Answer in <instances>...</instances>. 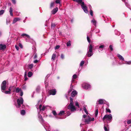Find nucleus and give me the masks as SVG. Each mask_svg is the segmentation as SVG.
Here are the masks:
<instances>
[{"mask_svg": "<svg viewBox=\"0 0 131 131\" xmlns=\"http://www.w3.org/2000/svg\"><path fill=\"white\" fill-rule=\"evenodd\" d=\"M60 46L59 45L56 46L55 47V49H58L59 48Z\"/></svg>", "mask_w": 131, "mask_h": 131, "instance_id": "obj_49", "label": "nucleus"}, {"mask_svg": "<svg viewBox=\"0 0 131 131\" xmlns=\"http://www.w3.org/2000/svg\"><path fill=\"white\" fill-rule=\"evenodd\" d=\"M13 3L15 4L16 3V0H12Z\"/></svg>", "mask_w": 131, "mask_h": 131, "instance_id": "obj_54", "label": "nucleus"}, {"mask_svg": "<svg viewBox=\"0 0 131 131\" xmlns=\"http://www.w3.org/2000/svg\"><path fill=\"white\" fill-rule=\"evenodd\" d=\"M115 34L116 35H119L120 34V32L116 30H115Z\"/></svg>", "mask_w": 131, "mask_h": 131, "instance_id": "obj_37", "label": "nucleus"}, {"mask_svg": "<svg viewBox=\"0 0 131 131\" xmlns=\"http://www.w3.org/2000/svg\"><path fill=\"white\" fill-rule=\"evenodd\" d=\"M24 78H25L24 80L25 81H26L28 80V78H27V77H24Z\"/></svg>", "mask_w": 131, "mask_h": 131, "instance_id": "obj_63", "label": "nucleus"}, {"mask_svg": "<svg viewBox=\"0 0 131 131\" xmlns=\"http://www.w3.org/2000/svg\"><path fill=\"white\" fill-rule=\"evenodd\" d=\"M56 55L54 54L53 53L52 56L51 60H54L56 57Z\"/></svg>", "mask_w": 131, "mask_h": 131, "instance_id": "obj_29", "label": "nucleus"}, {"mask_svg": "<svg viewBox=\"0 0 131 131\" xmlns=\"http://www.w3.org/2000/svg\"><path fill=\"white\" fill-rule=\"evenodd\" d=\"M95 116L96 117L97 116L98 114V110L97 109L95 111Z\"/></svg>", "mask_w": 131, "mask_h": 131, "instance_id": "obj_38", "label": "nucleus"}, {"mask_svg": "<svg viewBox=\"0 0 131 131\" xmlns=\"http://www.w3.org/2000/svg\"><path fill=\"white\" fill-rule=\"evenodd\" d=\"M112 116L111 114H107L104 116L103 118V121L105 119H106L107 121H110L112 119Z\"/></svg>", "mask_w": 131, "mask_h": 131, "instance_id": "obj_6", "label": "nucleus"}, {"mask_svg": "<svg viewBox=\"0 0 131 131\" xmlns=\"http://www.w3.org/2000/svg\"><path fill=\"white\" fill-rule=\"evenodd\" d=\"M86 105H84L83 106V110L85 112V113L87 114H88V112L86 110Z\"/></svg>", "mask_w": 131, "mask_h": 131, "instance_id": "obj_25", "label": "nucleus"}, {"mask_svg": "<svg viewBox=\"0 0 131 131\" xmlns=\"http://www.w3.org/2000/svg\"><path fill=\"white\" fill-rule=\"evenodd\" d=\"M20 95L21 96H22L23 95V91L21 90V91H20Z\"/></svg>", "mask_w": 131, "mask_h": 131, "instance_id": "obj_53", "label": "nucleus"}, {"mask_svg": "<svg viewBox=\"0 0 131 131\" xmlns=\"http://www.w3.org/2000/svg\"><path fill=\"white\" fill-rule=\"evenodd\" d=\"M56 3L57 4H60V1L59 0H57L56 1Z\"/></svg>", "mask_w": 131, "mask_h": 131, "instance_id": "obj_50", "label": "nucleus"}, {"mask_svg": "<svg viewBox=\"0 0 131 131\" xmlns=\"http://www.w3.org/2000/svg\"><path fill=\"white\" fill-rule=\"evenodd\" d=\"M104 101H105V100L103 99H100L98 100L96 104H97L102 105L104 104Z\"/></svg>", "mask_w": 131, "mask_h": 131, "instance_id": "obj_9", "label": "nucleus"}, {"mask_svg": "<svg viewBox=\"0 0 131 131\" xmlns=\"http://www.w3.org/2000/svg\"><path fill=\"white\" fill-rule=\"evenodd\" d=\"M73 1L79 4L80 5L82 9L84 12L86 13H88V12L87 9V7L86 5L85 4L84 2H83L82 0H72Z\"/></svg>", "mask_w": 131, "mask_h": 131, "instance_id": "obj_2", "label": "nucleus"}, {"mask_svg": "<svg viewBox=\"0 0 131 131\" xmlns=\"http://www.w3.org/2000/svg\"><path fill=\"white\" fill-rule=\"evenodd\" d=\"M26 86H23L22 87V89H26Z\"/></svg>", "mask_w": 131, "mask_h": 131, "instance_id": "obj_61", "label": "nucleus"}, {"mask_svg": "<svg viewBox=\"0 0 131 131\" xmlns=\"http://www.w3.org/2000/svg\"><path fill=\"white\" fill-rule=\"evenodd\" d=\"M131 123V120H128L127 122V123L128 124H129Z\"/></svg>", "mask_w": 131, "mask_h": 131, "instance_id": "obj_55", "label": "nucleus"}, {"mask_svg": "<svg viewBox=\"0 0 131 131\" xmlns=\"http://www.w3.org/2000/svg\"><path fill=\"white\" fill-rule=\"evenodd\" d=\"M93 47L91 44H89L88 48L86 55L89 57H91L93 54L92 52Z\"/></svg>", "mask_w": 131, "mask_h": 131, "instance_id": "obj_4", "label": "nucleus"}, {"mask_svg": "<svg viewBox=\"0 0 131 131\" xmlns=\"http://www.w3.org/2000/svg\"><path fill=\"white\" fill-rule=\"evenodd\" d=\"M37 57V55L36 53L34 57V59H35Z\"/></svg>", "mask_w": 131, "mask_h": 131, "instance_id": "obj_56", "label": "nucleus"}, {"mask_svg": "<svg viewBox=\"0 0 131 131\" xmlns=\"http://www.w3.org/2000/svg\"><path fill=\"white\" fill-rule=\"evenodd\" d=\"M83 87L85 89H89L91 88V85L88 84H84L82 85Z\"/></svg>", "mask_w": 131, "mask_h": 131, "instance_id": "obj_11", "label": "nucleus"}, {"mask_svg": "<svg viewBox=\"0 0 131 131\" xmlns=\"http://www.w3.org/2000/svg\"><path fill=\"white\" fill-rule=\"evenodd\" d=\"M5 10H0V16L3 15L5 12Z\"/></svg>", "mask_w": 131, "mask_h": 131, "instance_id": "obj_35", "label": "nucleus"}, {"mask_svg": "<svg viewBox=\"0 0 131 131\" xmlns=\"http://www.w3.org/2000/svg\"><path fill=\"white\" fill-rule=\"evenodd\" d=\"M117 56L122 61H124V58L121 55H120L119 54H117Z\"/></svg>", "mask_w": 131, "mask_h": 131, "instance_id": "obj_19", "label": "nucleus"}, {"mask_svg": "<svg viewBox=\"0 0 131 131\" xmlns=\"http://www.w3.org/2000/svg\"><path fill=\"white\" fill-rule=\"evenodd\" d=\"M6 48V46L5 45L0 44V50H4Z\"/></svg>", "mask_w": 131, "mask_h": 131, "instance_id": "obj_15", "label": "nucleus"}, {"mask_svg": "<svg viewBox=\"0 0 131 131\" xmlns=\"http://www.w3.org/2000/svg\"><path fill=\"white\" fill-rule=\"evenodd\" d=\"M40 90V87L39 86H38L37 87L36 89V91L38 93L39 92Z\"/></svg>", "mask_w": 131, "mask_h": 131, "instance_id": "obj_43", "label": "nucleus"}, {"mask_svg": "<svg viewBox=\"0 0 131 131\" xmlns=\"http://www.w3.org/2000/svg\"><path fill=\"white\" fill-rule=\"evenodd\" d=\"M77 94V92L75 90L73 91L71 93V96L72 97H74Z\"/></svg>", "mask_w": 131, "mask_h": 131, "instance_id": "obj_18", "label": "nucleus"}, {"mask_svg": "<svg viewBox=\"0 0 131 131\" xmlns=\"http://www.w3.org/2000/svg\"><path fill=\"white\" fill-rule=\"evenodd\" d=\"M124 40H125L124 39H123V38H122V39H121V40H120V41H121V42H123V41H124Z\"/></svg>", "mask_w": 131, "mask_h": 131, "instance_id": "obj_62", "label": "nucleus"}, {"mask_svg": "<svg viewBox=\"0 0 131 131\" xmlns=\"http://www.w3.org/2000/svg\"><path fill=\"white\" fill-rule=\"evenodd\" d=\"M54 3L53 2H52L50 5V8H51L53 6Z\"/></svg>", "mask_w": 131, "mask_h": 131, "instance_id": "obj_44", "label": "nucleus"}, {"mask_svg": "<svg viewBox=\"0 0 131 131\" xmlns=\"http://www.w3.org/2000/svg\"><path fill=\"white\" fill-rule=\"evenodd\" d=\"M15 47L17 50H19V47L17 46V45H16L15 46Z\"/></svg>", "mask_w": 131, "mask_h": 131, "instance_id": "obj_52", "label": "nucleus"}, {"mask_svg": "<svg viewBox=\"0 0 131 131\" xmlns=\"http://www.w3.org/2000/svg\"><path fill=\"white\" fill-rule=\"evenodd\" d=\"M22 105V108H24L25 107V106L23 104Z\"/></svg>", "mask_w": 131, "mask_h": 131, "instance_id": "obj_64", "label": "nucleus"}, {"mask_svg": "<svg viewBox=\"0 0 131 131\" xmlns=\"http://www.w3.org/2000/svg\"><path fill=\"white\" fill-rule=\"evenodd\" d=\"M21 36L23 37L24 36H25L27 38H25V39H26V41H29L28 39H29L30 38L29 36V35H27L26 34H23L21 35Z\"/></svg>", "mask_w": 131, "mask_h": 131, "instance_id": "obj_13", "label": "nucleus"}, {"mask_svg": "<svg viewBox=\"0 0 131 131\" xmlns=\"http://www.w3.org/2000/svg\"><path fill=\"white\" fill-rule=\"evenodd\" d=\"M75 105L77 107H78L79 108L80 107L77 101H76L75 102Z\"/></svg>", "mask_w": 131, "mask_h": 131, "instance_id": "obj_40", "label": "nucleus"}, {"mask_svg": "<svg viewBox=\"0 0 131 131\" xmlns=\"http://www.w3.org/2000/svg\"><path fill=\"white\" fill-rule=\"evenodd\" d=\"M91 22L94 25L96 26V21L95 19H93L91 21Z\"/></svg>", "mask_w": 131, "mask_h": 131, "instance_id": "obj_27", "label": "nucleus"}, {"mask_svg": "<svg viewBox=\"0 0 131 131\" xmlns=\"http://www.w3.org/2000/svg\"><path fill=\"white\" fill-rule=\"evenodd\" d=\"M119 64H129L130 65L131 64V61H125V62L124 63V62H122V63H119Z\"/></svg>", "mask_w": 131, "mask_h": 131, "instance_id": "obj_20", "label": "nucleus"}, {"mask_svg": "<svg viewBox=\"0 0 131 131\" xmlns=\"http://www.w3.org/2000/svg\"><path fill=\"white\" fill-rule=\"evenodd\" d=\"M26 113L25 111L24 110H21L20 112V113L21 115H24Z\"/></svg>", "mask_w": 131, "mask_h": 131, "instance_id": "obj_33", "label": "nucleus"}, {"mask_svg": "<svg viewBox=\"0 0 131 131\" xmlns=\"http://www.w3.org/2000/svg\"><path fill=\"white\" fill-rule=\"evenodd\" d=\"M105 46L104 45H101L99 47V52H100L101 51H102L103 49H103L104 47Z\"/></svg>", "mask_w": 131, "mask_h": 131, "instance_id": "obj_22", "label": "nucleus"}, {"mask_svg": "<svg viewBox=\"0 0 131 131\" xmlns=\"http://www.w3.org/2000/svg\"><path fill=\"white\" fill-rule=\"evenodd\" d=\"M109 48L111 51H112L113 50V46L112 45H110L109 46Z\"/></svg>", "mask_w": 131, "mask_h": 131, "instance_id": "obj_46", "label": "nucleus"}, {"mask_svg": "<svg viewBox=\"0 0 131 131\" xmlns=\"http://www.w3.org/2000/svg\"><path fill=\"white\" fill-rule=\"evenodd\" d=\"M84 63V61L83 60L80 63V67H82Z\"/></svg>", "mask_w": 131, "mask_h": 131, "instance_id": "obj_32", "label": "nucleus"}, {"mask_svg": "<svg viewBox=\"0 0 131 131\" xmlns=\"http://www.w3.org/2000/svg\"><path fill=\"white\" fill-rule=\"evenodd\" d=\"M77 78V75L76 74H74L73 75L72 77V81H73V79H76Z\"/></svg>", "mask_w": 131, "mask_h": 131, "instance_id": "obj_36", "label": "nucleus"}, {"mask_svg": "<svg viewBox=\"0 0 131 131\" xmlns=\"http://www.w3.org/2000/svg\"><path fill=\"white\" fill-rule=\"evenodd\" d=\"M6 81H3L1 84V90L5 94H10V92L9 90L5 91L6 88Z\"/></svg>", "mask_w": 131, "mask_h": 131, "instance_id": "obj_3", "label": "nucleus"}, {"mask_svg": "<svg viewBox=\"0 0 131 131\" xmlns=\"http://www.w3.org/2000/svg\"><path fill=\"white\" fill-rule=\"evenodd\" d=\"M44 127L45 129H46L47 131H50L51 129H50V126H49V125H47L46 126V127L45 126H44ZM51 131H59L58 130H53Z\"/></svg>", "mask_w": 131, "mask_h": 131, "instance_id": "obj_12", "label": "nucleus"}, {"mask_svg": "<svg viewBox=\"0 0 131 131\" xmlns=\"http://www.w3.org/2000/svg\"><path fill=\"white\" fill-rule=\"evenodd\" d=\"M38 118H39V121L42 124L43 127L44 126H45L43 124V123L44 122V121L43 119L42 116L41 115H39V114H38ZM47 125H46L45 126V127H46V126H47Z\"/></svg>", "mask_w": 131, "mask_h": 131, "instance_id": "obj_8", "label": "nucleus"}, {"mask_svg": "<svg viewBox=\"0 0 131 131\" xmlns=\"http://www.w3.org/2000/svg\"><path fill=\"white\" fill-rule=\"evenodd\" d=\"M90 14L91 16H93V12L91 9L90 10Z\"/></svg>", "mask_w": 131, "mask_h": 131, "instance_id": "obj_48", "label": "nucleus"}, {"mask_svg": "<svg viewBox=\"0 0 131 131\" xmlns=\"http://www.w3.org/2000/svg\"><path fill=\"white\" fill-rule=\"evenodd\" d=\"M52 113L53 114L54 116H56L57 115V114L56 111H53L52 112Z\"/></svg>", "mask_w": 131, "mask_h": 131, "instance_id": "obj_41", "label": "nucleus"}, {"mask_svg": "<svg viewBox=\"0 0 131 131\" xmlns=\"http://www.w3.org/2000/svg\"><path fill=\"white\" fill-rule=\"evenodd\" d=\"M85 122L86 124H90L91 121H93L94 120V118H91V117L89 116H88V117L85 119Z\"/></svg>", "mask_w": 131, "mask_h": 131, "instance_id": "obj_7", "label": "nucleus"}, {"mask_svg": "<svg viewBox=\"0 0 131 131\" xmlns=\"http://www.w3.org/2000/svg\"><path fill=\"white\" fill-rule=\"evenodd\" d=\"M56 89H52L49 91V93L50 95H55L56 93Z\"/></svg>", "mask_w": 131, "mask_h": 131, "instance_id": "obj_10", "label": "nucleus"}, {"mask_svg": "<svg viewBox=\"0 0 131 131\" xmlns=\"http://www.w3.org/2000/svg\"><path fill=\"white\" fill-rule=\"evenodd\" d=\"M100 32V30L99 29H97L96 30V33H99Z\"/></svg>", "mask_w": 131, "mask_h": 131, "instance_id": "obj_59", "label": "nucleus"}, {"mask_svg": "<svg viewBox=\"0 0 131 131\" xmlns=\"http://www.w3.org/2000/svg\"><path fill=\"white\" fill-rule=\"evenodd\" d=\"M64 111H61L58 114V115H62L64 114Z\"/></svg>", "mask_w": 131, "mask_h": 131, "instance_id": "obj_31", "label": "nucleus"}, {"mask_svg": "<svg viewBox=\"0 0 131 131\" xmlns=\"http://www.w3.org/2000/svg\"><path fill=\"white\" fill-rule=\"evenodd\" d=\"M106 112H109V113H111V111L110 110L109 108H106Z\"/></svg>", "mask_w": 131, "mask_h": 131, "instance_id": "obj_47", "label": "nucleus"}, {"mask_svg": "<svg viewBox=\"0 0 131 131\" xmlns=\"http://www.w3.org/2000/svg\"><path fill=\"white\" fill-rule=\"evenodd\" d=\"M33 66V65L32 64H28V67L30 69H31Z\"/></svg>", "mask_w": 131, "mask_h": 131, "instance_id": "obj_34", "label": "nucleus"}, {"mask_svg": "<svg viewBox=\"0 0 131 131\" xmlns=\"http://www.w3.org/2000/svg\"><path fill=\"white\" fill-rule=\"evenodd\" d=\"M38 60H36L34 61V62L35 63H36L38 62Z\"/></svg>", "mask_w": 131, "mask_h": 131, "instance_id": "obj_57", "label": "nucleus"}, {"mask_svg": "<svg viewBox=\"0 0 131 131\" xmlns=\"http://www.w3.org/2000/svg\"><path fill=\"white\" fill-rule=\"evenodd\" d=\"M61 59H63L64 58V56L63 54H61Z\"/></svg>", "mask_w": 131, "mask_h": 131, "instance_id": "obj_51", "label": "nucleus"}, {"mask_svg": "<svg viewBox=\"0 0 131 131\" xmlns=\"http://www.w3.org/2000/svg\"><path fill=\"white\" fill-rule=\"evenodd\" d=\"M13 9L12 7H10L9 9V12L10 14V15L11 16H13Z\"/></svg>", "mask_w": 131, "mask_h": 131, "instance_id": "obj_24", "label": "nucleus"}, {"mask_svg": "<svg viewBox=\"0 0 131 131\" xmlns=\"http://www.w3.org/2000/svg\"><path fill=\"white\" fill-rule=\"evenodd\" d=\"M56 26V25L54 23H52L51 27L53 29Z\"/></svg>", "mask_w": 131, "mask_h": 131, "instance_id": "obj_42", "label": "nucleus"}, {"mask_svg": "<svg viewBox=\"0 0 131 131\" xmlns=\"http://www.w3.org/2000/svg\"><path fill=\"white\" fill-rule=\"evenodd\" d=\"M22 90L21 88H16L15 90V92L16 93H18L19 92L21 91Z\"/></svg>", "mask_w": 131, "mask_h": 131, "instance_id": "obj_26", "label": "nucleus"}, {"mask_svg": "<svg viewBox=\"0 0 131 131\" xmlns=\"http://www.w3.org/2000/svg\"><path fill=\"white\" fill-rule=\"evenodd\" d=\"M58 10V8L56 7L52 11V14H55L57 12Z\"/></svg>", "mask_w": 131, "mask_h": 131, "instance_id": "obj_21", "label": "nucleus"}, {"mask_svg": "<svg viewBox=\"0 0 131 131\" xmlns=\"http://www.w3.org/2000/svg\"><path fill=\"white\" fill-rule=\"evenodd\" d=\"M71 45V41H69L67 43V46H70Z\"/></svg>", "mask_w": 131, "mask_h": 131, "instance_id": "obj_39", "label": "nucleus"}, {"mask_svg": "<svg viewBox=\"0 0 131 131\" xmlns=\"http://www.w3.org/2000/svg\"><path fill=\"white\" fill-rule=\"evenodd\" d=\"M33 75V73L31 72H29L28 73V77H30Z\"/></svg>", "mask_w": 131, "mask_h": 131, "instance_id": "obj_28", "label": "nucleus"}, {"mask_svg": "<svg viewBox=\"0 0 131 131\" xmlns=\"http://www.w3.org/2000/svg\"><path fill=\"white\" fill-rule=\"evenodd\" d=\"M70 103L67 107L68 109L69 110L67 111V114L68 116H69L71 114V112H74L76 111V110L74 106L73 105V99L71 97H70Z\"/></svg>", "mask_w": 131, "mask_h": 131, "instance_id": "obj_1", "label": "nucleus"}, {"mask_svg": "<svg viewBox=\"0 0 131 131\" xmlns=\"http://www.w3.org/2000/svg\"><path fill=\"white\" fill-rule=\"evenodd\" d=\"M45 84L46 86V87L48 85V84L47 82H46V81L45 82Z\"/></svg>", "mask_w": 131, "mask_h": 131, "instance_id": "obj_58", "label": "nucleus"}, {"mask_svg": "<svg viewBox=\"0 0 131 131\" xmlns=\"http://www.w3.org/2000/svg\"><path fill=\"white\" fill-rule=\"evenodd\" d=\"M42 106V105L41 104H40L39 106V108L40 111H43L45 109L46 107H47V106H45L43 105L42 107V108H41Z\"/></svg>", "mask_w": 131, "mask_h": 131, "instance_id": "obj_14", "label": "nucleus"}, {"mask_svg": "<svg viewBox=\"0 0 131 131\" xmlns=\"http://www.w3.org/2000/svg\"><path fill=\"white\" fill-rule=\"evenodd\" d=\"M14 86H10L9 88V89H8V90L9 91H10V92H11V91L12 90V88H13L14 87Z\"/></svg>", "mask_w": 131, "mask_h": 131, "instance_id": "obj_45", "label": "nucleus"}, {"mask_svg": "<svg viewBox=\"0 0 131 131\" xmlns=\"http://www.w3.org/2000/svg\"><path fill=\"white\" fill-rule=\"evenodd\" d=\"M17 105H16L15 106L17 108H20L21 104H22L23 103L24 100L23 98L22 97H20L19 99H17Z\"/></svg>", "mask_w": 131, "mask_h": 131, "instance_id": "obj_5", "label": "nucleus"}, {"mask_svg": "<svg viewBox=\"0 0 131 131\" xmlns=\"http://www.w3.org/2000/svg\"><path fill=\"white\" fill-rule=\"evenodd\" d=\"M104 129L105 131H109L108 127L107 126H106L104 125Z\"/></svg>", "mask_w": 131, "mask_h": 131, "instance_id": "obj_30", "label": "nucleus"}, {"mask_svg": "<svg viewBox=\"0 0 131 131\" xmlns=\"http://www.w3.org/2000/svg\"><path fill=\"white\" fill-rule=\"evenodd\" d=\"M92 36L91 34H90L89 35V34H87V39L89 43H90V38Z\"/></svg>", "mask_w": 131, "mask_h": 131, "instance_id": "obj_17", "label": "nucleus"}, {"mask_svg": "<svg viewBox=\"0 0 131 131\" xmlns=\"http://www.w3.org/2000/svg\"><path fill=\"white\" fill-rule=\"evenodd\" d=\"M20 20V19L18 17H16L14 18L13 20L12 24H14L17 21H19Z\"/></svg>", "mask_w": 131, "mask_h": 131, "instance_id": "obj_16", "label": "nucleus"}, {"mask_svg": "<svg viewBox=\"0 0 131 131\" xmlns=\"http://www.w3.org/2000/svg\"><path fill=\"white\" fill-rule=\"evenodd\" d=\"M123 2H124L125 3V4L126 6L128 7L129 6V5L128 3V1L127 0H122Z\"/></svg>", "mask_w": 131, "mask_h": 131, "instance_id": "obj_23", "label": "nucleus"}, {"mask_svg": "<svg viewBox=\"0 0 131 131\" xmlns=\"http://www.w3.org/2000/svg\"><path fill=\"white\" fill-rule=\"evenodd\" d=\"M19 46L21 48H22L23 46L20 43H19Z\"/></svg>", "mask_w": 131, "mask_h": 131, "instance_id": "obj_60", "label": "nucleus"}]
</instances>
